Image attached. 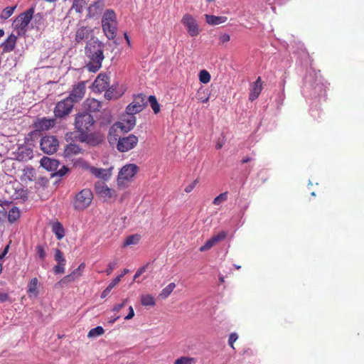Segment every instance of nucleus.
Wrapping results in <instances>:
<instances>
[{
    "mask_svg": "<svg viewBox=\"0 0 364 364\" xmlns=\"http://www.w3.org/2000/svg\"><path fill=\"white\" fill-rule=\"evenodd\" d=\"M103 50L104 43L97 39L91 40L87 43L85 52L89 58V62L86 65L89 71L96 73L101 68L102 60L105 58Z\"/></svg>",
    "mask_w": 364,
    "mask_h": 364,
    "instance_id": "nucleus-1",
    "label": "nucleus"
},
{
    "mask_svg": "<svg viewBox=\"0 0 364 364\" xmlns=\"http://www.w3.org/2000/svg\"><path fill=\"white\" fill-rule=\"evenodd\" d=\"M102 31L109 40L115 38L117 31L116 14L112 9L105 11L102 18Z\"/></svg>",
    "mask_w": 364,
    "mask_h": 364,
    "instance_id": "nucleus-2",
    "label": "nucleus"
},
{
    "mask_svg": "<svg viewBox=\"0 0 364 364\" xmlns=\"http://www.w3.org/2000/svg\"><path fill=\"white\" fill-rule=\"evenodd\" d=\"M34 11V8L31 7L19 14L14 20L13 25L18 35H23L26 32L28 24L33 18Z\"/></svg>",
    "mask_w": 364,
    "mask_h": 364,
    "instance_id": "nucleus-3",
    "label": "nucleus"
},
{
    "mask_svg": "<svg viewBox=\"0 0 364 364\" xmlns=\"http://www.w3.org/2000/svg\"><path fill=\"white\" fill-rule=\"evenodd\" d=\"M93 199L90 189L84 188L76 194L73 200V208L77 210H83L88 208Z\"/></svg>",
    "mask_w": 364,
    "mask_h": 364,
    "instance_id": "nucleus-4",
    "label": "nucleus"
},
{
    "mask_svg": "<svg viewBox=\"0 0 364 364\" xmlns=\"http://www.w3.org/2000/svg\"><path fill=\"white\" fill-rule=\"evenodd\" d=\"M93 117L87 112H82L76 114L75 127L82 134H87L94 125Z\"/></svg>",
    "mask_w": 364,
    "mask_h": 364,
    "instance_id": "nucleus-5",
    "label": "nucleus"
},
{
    "mask_svg": "<svg viewBox=\"0 0 364 364\" xmlns=\"http://www.w3.org/2000/svg\"><path fill=\"white\" fill-rule=\"evenodd\" d=\"M138 171V166L133 164H129L124 166L117 177V184L121 188L127 186V183L136 175Z\"/></svg>",
    "mask_w": 364,
    "mask_h": 364,
    "instance_id": "nucleus-6",
    "label": "nucleus"
},
{
    "mask_svg": "<svg viewBox=\"0 0 364 364\" xmlns=\"http://www.w3.org/2000/svg\"><path fill=\"white\" fill-rule=\"evenodd\" d=\"M74 107V103H73L67 97L59 101L53 110L54 116L55 118H64L66 116L69 115L72 112Z\"/></svg>",
    "mask_w": 364,
    "mask_h": 364,
    "instance_id": "nucleus-7",
    "label": "nucleus"
},
{
    "mask_svg": "<svg viewBox=\"0 0 364 364\" xmlns=\"http://www.w3.org/2000/svg\"><path fill=\"white\" fill-rule=\"evenodd\" d=\"M85 92L86 81H80L73 85L67 98L74 104L77 103L84 98Z\"/></svg>",
    "mask_w": 364,
    "mask_h": 364,
    "instance_id": "nucleus-8",
    "label": "nucleus"
},
{
    "mask_svg": "<svg viewBox=\"0 0 364 364\" xmlns=\"http://www.w3.org/2000/svg\"><path fill=\"white\" fill-rule=\"evenodd\" d=\"M146 96L143 94H139L134 97L133 102L126 108V112L128 115H134L142 111L146 106Z\"/></svg>",
    "mask_w": 364,
    "mask_h": 364,
    "instance_id": "nucleus-9",
    "label": "nucleus"
},
{
    "mask_svg": "<svg viewBox=\"0 0 364 364\" xmlns=\"http://www.w3.org/2000/svg\"><path fill=\"white\" fill-rule=\"evenodd\" d=\"M138 144V138L134 134L120 137L118 139L117 149L120 152H127L134 149Z\"/></svg>",
    "mask_w": 364,
    "mask_h": 364,
    "instance_id": "nucleus-10",
    "label": "nucleus"
},
{
    "mask_svg": "<svg viewBox=\"0 0 364 364\" xmlns=\"http://www.w3.org/2000/svg\"><path fill=\"white\" fill-rule=\"evenodd\" d=\"M41 150L48 154L55 153L58 147V141L54 136H46L41 139Z\"/></svg>",
    "mask_w": 364,
    "mask_h": 364,
    "instance_id": "nucleus-11",
    "label": "nucleus"
},
{
    "mask_svg": "<svg viewBox=\"0 0 364 364\" xmlns=\"http://www.w3.org/2000/svg\"><path fill=\"white\" fill-rule=\"evenodd\" d=\"M95 191L97 195L105 200L111 198H116L117 193L115 190L109 188L104 182L98 181L95 183Z\"/></svg>",
    "mask_w": 364,
    "mask_h": 364,
    "instance_id": "nucleus-12",
    "label": "nucleus"
},
{
    "mask_svg": "<svg viewBox=\"0 0 364 364\" xmlns=\"http://www.w3.org/2000/svg\"><path fill=\"white\" fill-rule=\"evenodd\" d=\"M181 23L191 36L195 37L199 34L200 30L197 21L191 15L185 14L181 19Z\"/></svg>",
    "mask_w": 364,
    "mask_h": 364,
    "instance_id": "nucleus-13",
    "label": "nucleus"
},
{
    "mask_svg": "<svg viewBox=\"0 0 364 364\" xmlns=\"http://www.w3.org/2000/svg\"><path fill=\"white\" fill-rule=\"evenodd\" d=\"M109 85V77L107 75L100 73L98 75L92 84L94 92H102L105 91Z\"/></svg>",
    "mask_w": 364,
    "mask_h": 364,
    "instance_id": "nucleus-14",
    "label": "nucleus"
},
{
    "mask_svg": "<svg viewBox=\"0 0 364 364\" xmlns=\"http://www.w3.org/2000/svg\"><path fill=\"white\" fill-rule=\"evenodd\" d=\"M15 159L20 161H26L33 157V149L28 146H18L14 153Z\"/></svg>",
    "mask_w": 364,
    "mask_h": 364,
    "instance_id": "nucleus-15",
    "label": "nucleus"
},
{
    "mask_svg": "<svg viewBox=\"0 0 364 364\" xmlns=\"http://www.w3.org/2000/svg\"><path fill=\"white\" fill-rule=\"evenodd\" d=\"M55 124V119L43 117L37 119L33 123V127L36 131H46L53 127Z\"/></svg>",
    "mask_w": 364,
    "mask_h": 364,
    "instance_id": "nucleus-16",
    "label": "nucleus"
},
{
    "mask_svg": "<svg viewBox=\"0 0 364 364\" xmlns=\"http://www.w3.org/2000/svg\"><path fill=\"white\" fill-rule=\"evenodd\" d=\"M17 38V36L14 33H11L0 45V48L2 49V53L12 52L16 48Z\"/></svg>",
    "mask_w": 364,
    "mask_h": 364,
    "instance_id": "nucleus-17",
    "label": "nucleus"
},
{
    "mask_svg": "<svg viewBox=\"0 0 364 364\" xmlns=\"http://www.w3.org/2000/svg\"><path fill=\"white\" fill-rule=\"evenodd\" d=\"M112 167L109 168H100L94 166L89 167L90 172L99 178L108 179L112 175Z\"/></svg>",
    "mask_w": 364,
    "mask_h": 364,
    "instance_id": "nucleus-18",
    "label": "nucleus"
},
{
    "mask_svg": "<svg viewBox=\"0 0 364 364\" xmlns=\"http://www.w3.org/2000/svg\"><path fill=\"white\" fill-rule=\"evenodd\" d=\"M136 124V118L134 115H129L127 119L117 122L114 124L124 132H129L134 128Z\"/></svg>",
    "mask_w": 364,
    "mask_h": 364,
    "instance_id": "nucleus-19",
    "label": "nucleus"
},
{
    "mask_svg": "<svg viewBox=\"0 0 364 364\" xmlns=\"http://www.w3.org/2000/svg\"><path fill=\"white\" fill-rule=\"evenodd\" d=\"M262 90V83L260 77H258L255 82H253L251 86L250 92L249 95V100L254 101L260 95Z\"/></svg>",
    "mask_w": 364,
    "mask_h": 364,
    "instance_id": "nucleus-20",
    "label": "nucleus"
},
{
    "mask_svg": "<svg viewBox=\"0 0 364 364\" xmlns=\"http://www.w3.org/2000/svg\"><path fill=\"white\" fill-rule=\"evenodd\" d=\"M92 30L88 26H80L77 28L75 34V41L81 43L90 37Z\"/></svg>",
    "mask_w": 364,
    "mask_h": 364,
    "instance_id": "nucleus-21",
    "label": "nucleus"
},
{
    "mask_svg": "<svg viewBox=\"0 0 364 364\" xmlns=\"http://www.w3.org/2000/svg\"><path fill=\"white\" fill-rule=\"evenodd\" d=\"M84 107L91 112H99L102 108V102L95 98H87L84 102Z\"/></svg>",
    "mask_w": 364,
    "mask_h": 364,
    "instance_id": "nucleus-22",
    "label": "nucleus"
},
{
    "mask_svg": "<svg viewBox=\"0 0 364 364\" xmlns=\"http://www.w3.org/2000/svg\"><path fill=\"white\" fill-rule=\"evenodd\" d=\"M105 6L104 0H97L95 1L92 4H91L88 8V15L90 17H94L95 16L100 14L103 10Z\"/></svg>",
    "mask_w": 364,
    "mask_h": 364,
    "instance_id": "nucleus-23",
    "label": "nucleus"
},
{
    "mask_svg": "<svg viewBox=\"0 0 364 364\" xmlns=\"http://www.w3.org/2000/svg\"><path fill=\"white\" fill-rule=\"evenodd\" d=\"M41 165L48 171L55 170L58 166V161L55 159H52L46 156H43L41 159Z\"/></svg>",
    "mask_w": 364,
    "mask_h": 364,
    "instance_id": "nucleus-24",
    "label": "nucleus"
},
{
    "mask_svg": "<svg viewBox=\"0 0 364 364\" xmlns=\"http://www.w3.org/2000/svg\"><path fill=\"white\" fill-rule=\"evenodd\" d=\"M36 179V171L32 167L26 166L23 170V174L21 177V181L24 183L31 182Z\"/></svg>",
    "mask_w": 364,
    "mask_h": 364,
    "instance_id": "nucleus-25",
    "label": "nucleus"
},
{
    "mask_svg": "<svg viewBox=\"0 0 364 364\" xmlns=\"http://www.w3.org/2000/svg\"><path fill=\"white\" fill-rule=\"evenodd\" d=\"M206 22L212 26L218 25L223 23L227 21L228 18L226 16H217L213 15H205Z\"/></svg>",
    "mask_w": 364,
    "mask_h": 364,
    "instance_id": "nucleus-26",
    "label": "nucleus"
},
{
    "mask_svg": "<svg viewBox=\"0 0 364 364\" xmlns=\"http://www.w3.org/2000/svg\"><path fill=\"white\" fill-rule=\"evenodd\" d=\"M81 151L80 146L75 144H70L67 145L64 149V156L65 157H71L78 154Z\"/></svg>",
    "mask_w": 364,
    "mask_h": 364,
    "instance_id": "nucleus-27",
    "label": "nucleus"
},
{
    "mask_svg": "<svg viewBox=\"0 0 364 364\" xmlns=\"http://www.w3.org/2000/svg\"><path fill=\"white\" fill-rule=\"evenodd\" d=\"M86 140L92 146H96L102 142L104 136L101 134H90L86 135Z\"/></svg>",
    "mask_w": 364,
    "mask_h": 364,
    "instance_id": "nucleus-28",
    "label": "nucleus"
},
{
    "mask_svg": "<svg viewBox=\"0 0 364 364\" xmlns=\"http://www.w3.org/2000/svg\"><path fill=\"white\" fill-rule=\"evenodd\" d=\"M52 230L58 240H61L65 236L64 228L59 222H55L53 224Z\"/></svg>",
    "mask_w": 364,
    "mask_h": 364,
    "instance_id": "nucleus-29",
    "label": "nucleus"
},
{
    "mask_svg": "<svg viewBox=\"0 0 364 364\" xmlns=\"http://www.w3.org/2000/svg\"><path fill=\"white\" fill-rule=\"evenodd\" d=\"M141 303L143 306H154L156 304L155 299L151 294H144L141 296Z\"/></svg>",
    "mask_w": 364,
    "mask_h": 364,
    "instance_id": "nucleus-30",
    "label": "nucleus"
},
{
    "mask_svg": "<svg viewBox=\"0 0 364 364\" xmlns=\"http://www.w3.org/2000/svg\"><path fill=\"white\" fill-rule=\"evenodd\" d=\"M141 239V237L138 234L132 235L128 236L123 244V247H127L132 245H136Z\"/></svg>",
    "mask_w": 364,
    "mask_h": 364,
    "instance_id": "nucleus-31",
    "label": "nucleus"
},
{
    "mask_svg": "<svg viewBox=\"0 0 364 364\" xmlns=\"http://www.w3.org/2000/svg\"><path fill=\"white\" fill-rule=\"evenodd\" d=\"M38 283V281L36 277L33 278L30 281V282L28 285V290H27V292L28 294H34L36 296L38 294V290H37Z\"/></svg>",
    "mask_w": 364,
    "mask_h": 364,
    "instance_id": "nucleus-32",
    "label": "nucleus"
},
{
    "mask_svg": "<svg viewBox=\"0 0 364 364\" xmlns=\"http://www.w3.org/2000/svg\"><path fill=\"white\" fill-rule=\"evenodd\" d=\"M175 287V283H170L167 287L162 289L159 296L163 299H166L172 293Z\"/></svg>",
    "mask_w": 364,
    "mask_h": 364,
    "instance_id": "nucleus-33",
    "label": "nucleus"
},
{
    "mask_svg": "<svg viewBox=\"0 0 364 364\" xmlns=\"http://www.w3.org/2000/svg\"><path fill=\"white\" fill-rule=\"evenodd\" d=\"M119 282V277L114 278L109 284L106 287V289L102 291L101 294V297L102 299L107 297L108 294L110 293L112 289Z\"/></svg>",
    "mask_w": 364,
    "mask_h": 364,
    "instance_id": "nucleus-34",
    "label": "nucleus"
},
{
    "mask_svg": "<svg viewBox=\"0 0 364 364\" xmlns=\"http://www.w3.org/2000/svg\"><path fill=\"white\" fill-rule=\"evenodd\" d=\"M88 0H73L72 8L77 13H81L83 8L87 5Z\"/></svg>",
    "mask_w": 364,
    "mask_h": 364,
    "instance_id": "nucleus-35",
    "label": "nucleus"
},
{
    "mask_svg": "<svg viewBox=\"0 0 364 364\" xmlns=\"http://www.w3.org/2000/svg\"><path fill=\"white\" fill-rule=\"evenodd\" d=\"M20 217V212L16 207L12 208L8 214V219L9 222L14 223Z\"/></svg>",
    "mask_w": 364,
    "mask_h": 364,
    "instance_id": "nucleus-36",
    "label": "nucleus"
},
{
    "mask_svg": "<svg viewBox=\"0 0 364 364\" xmlns=\"http://www.w3.org/2000/svg\"><path fill=\"white\" fill-rule=\"evenodd\" d=\"M105 333V330L102 326H97L90 330L87 333L88 338H95L102 336Z\"/></svg>",
    "mask_w": 364,
    "mask_h": 364,
    "instance_id": "nucleus-37",
    "label": "nucleus"
},
{
    "mask_svg": "<svg viewBox=\"0 0 364 364\" xmlns=\"http://www.w3.org/2000/svg\"><path fill=\"white\" fill-rule=\"evenodd\" d=\"M77 279V277H75V275H73L72 273H70V274H68V275L65 276L64 277H63L58 282V284L60 286L68 285V284H70L71 282H74Z\"/></svg>",
    "mask_w": 364,
    "mask_h": 364,
    "instance_id": "nucleus-38",
    "label": "nucleus"
},
{
    "mask_svg": "<svg viewBox=\"0 0 364 364\" xmlns=\"http://www.w3.org/2000/svg\"><path fill=\"white\" fill-rule=\"evenodd\" d=\"M149 102L150 105L155 114H157L160 112V105L157 102L156 97L154 95H150L149 97Z\"/></svg>",
    "mask_w": 364,
    "mask_h": 364,
    "instance_id": "nucleus-39",
    "label": "nucleus"
},
{
    "mask_svg": "<svg viewBox=\"0 0 364 364\" xmlns=\"http://www.w3.org/2000/svg\"><path fill=\"white\" fill-rule=\"evenodd\" d=\"M196 358L191 357L182 356L174 361V364H195Z\"/></svg>",
    "mask_w": 364,
    "mask_h": 364,
    "instance_id": "nucleus-40",
    "label": "nucleus"
},
{
    "mask_svg": "<svg viewBox=\"0 0 364 364\" xmlns=\"http://www.w3.org/2000/svg\"><path fill=\"white\" fill-rule=\"evenodd\" d=\"M198 77H199L200 82L203 84L208 83L210 81V78H211L210 73L205 70H203L200 71Z\"/></svg>",
    "mask_w": 364,
    "mask_h": 364,
    "instance_id": "nucleus-41",
    "label": "nucleus"
},
{
    "mask_svg": "<svg viewBox=\"0 0 364 364\" xmlns=\"http://www.w3.org/2000/svg\"><path fill=\"white\" fill-rule=\"evenodd\" d=\"M16 6H7L3 9L1 13V18L2 19L9 18L14 13Z\"/></svg>",
    "mask_w": 364,
    "mask_h": 364,
    "instance_id": "nucleus-42",
    "label": "nucleus"
},
{
    "mask_svg": "<svg viewBox=\"0 0 364 364\" xmlns=\"http://www.w3.org/2000/svg\"><path fill=\"white\" fill-rule=\"evenodd\" d=\"M105 91V97L108 100L118 97L115 89L113 88V87H107Z\"/></svg>",
    "mask_w": 364,
    "mask_h": 364,
    "instance_id": "nucleus-43",
    "label": "nucleus"
},
{
    "mask_svg": "<svg viewBox=\"0 0 364 364\" xmlns=\"http://www.w3.org/2000/svg\"><path fill=\"white\" fill-rule=\"evenodd\" d=\"M228 200V192H224L219 194L217 197L214 198L213 200V203L215 205H219L221 203L226 201Z\"/></svg>",
    "mask_w": 364,
    "mask_h": 364,
    "instance_id": "nucleus-44",
    "label": "nucleus"
},
{
    "mask_svg": "<svg viewBox=\"0 0 364 364\" xmlns=\"http://www.w3.org/2000/svg\"><path fill=\"white\" fill-rule=\"evenodd\" d=\"M216 243L214 240L211 237L206 241V242L200 247V252H205L210 250L212 247H213Z\"/></svg>",
    "mask_w": 364,
    "mask_h": 364,
    "instance_id": "nucleus-45",
    "label": "nucleus"
},
{
    "mask_svg": "<svg viewBox=\"0 0 364 364\" xmlns=\"http://www.w3.org/2000/svg\"><path fill=\"white\" fill-rule=\"evenodd\" d=\"M65 262H58V264L53 267L55 274H63L65 272Z\"/></svg>",
    "mask_w": 364,
    "mask_h": 364,
    "instance_id": "nucleus-46",
    "label": "nucleus"
},
{
    "mask_svg": "<svg viewBox=\"0 0 364 364\" xmlns=\"http://www.w3.org/2000/svg\"><path fill=\"white\" fill-rule=\"evenodd\" d=\"M55 260L57 262H66L63 252L59 249L55 250Z\"/></svg>",
    "mask_w": 364,
    "mask_h": 364,
    "instance_id": "nucleus-47",
    "label": "nucleus"
},
{
    "mask_svg": "<svg viewBox=\"0 0 364 364\" xmlns=\"http://www.w3.org/2000/svg\"><path fill=\"white\" fill-rule=\"evenodd\" d=\"M227 236V234L225 232H220L216 235H214L212 237V238L214 240L215 242L217 244L218 242L222 241L224 240Z\"/></svg>",
    "mask_w": 364,
    "mask_h": 364,
    "instance_id": "nucleus-48",
    "label": "nucleus"
},
{
    "mask_svg": "<svg viewBox=\"0 0 364 364\" xmlns=\"http://www.w3.org/2000/svg\"><path fill=\"white\" fill-rule=\"evenodd\" d=\"M237 338H238V336L236 333H230V335L229 336L228 344L233 349L235 348L234 343L237 340Z\"/></svg>",
    "mask_w": 364,
    "mask_h": 364,
    "instance_id": "nucleus-49",
    "label": "nucleus"
},
{
    "mask_svg": "<svg viewBox=\"0 0 364 364\" xmlns=\"http://www.w3.org/2000/svg\"><path fill=\"white\" fill-rule=\"evenodd\" d=\"M149 266V264H146V265H144L138 269L136 272L135 273L134 276V280L136 279L138 277H139L146 270L147 267Z\"/></svg>",
    "mask_w": 364,
    "mask_h": 364,
    "instance_id": "nucleus-50",
    "label": "nucleus"
},
{
    "mask_svg": "<svg viewBox=\"0 0 364 364\" xmlns=\"http://www.w3.org/2000/svg\"><path fill=\"white\" fill-rule=\"evenodd\" d=\"M198 179L194 180L193 181H192L190 184H188L185 188L184 191L186 193H191L194 189V188L198 184Z\"/></svg>",
    "mask_w": 364,
    "mask_h": 364,
    "instance_id": "nucleus-51",
    "label": "nucleus"
},
{
    "mask_svg": "<svg viewBox=\"0 0 364 364\" xmlns=\"http://www.w3.org/2000/svg\"><path fill=\"white\" fill-rule=\"evenodd\" d=\"M36 252L41 259H43L46 257V254L43 246L38 245L36 247Z\"/></svg>",
    "mask_w": 364,
    "mask_h": 364,
    "instance_id": "nucleus-52",
    "label": "nucleus"
},
{
    "mask_svg": "<svg viewBox=\"0 0 364 364\" xmlns=\"http://www.w3.org/2000/svg\"><path fill=\"white\" fill-rule=\"evenodd\" d=\"M69 169L65 166H63L59 170H58L54 175L58 176H65L68 172Z\"/></svg>",
    "mask_w": 364,
    "mask_h": 364,
    "instance_id": "nucleus-53",
    "label": "nucleus"
},
{
    "mask_svg": "<svg viewBox=\"0 0 364 364\" xmlns=\"http://www.w3.org/2000/svg\"><path fill=\"white\" fill-rule=\"evenodd\" d=\"M230 36L228 33L221 34L219 36V41H220V43H223V44L225 43L230 41Z\"/></svg>",
    "mask_w": 364,
    "mask_h": 364,
    "instance_id": "nucleus-54",
    "label": "nucleus"
},
{
    "mask_svg": "<svg viewBox=\"0 0 364 364\" xmlns=\"http://www.w3.org/2000/svg\"><path fill=\"white\" fill-rule=\"evenodd\" d=\"M116 265V262H110L108 264L107 269L105 271L107 275H109L113 272Z\"/></svg>",
    "mask_w": 364,
    "mask_h": 364,
    "instance_id": "nucleus-55",
    "label": "nucleus"
},
{
    "mask_svg": "<svg viewBox=\"0 0 364 364\" xmlns=\"http://www.w3.org/2000/svg\"><path fill=\"white\" fill-rule=\"evenodd\" d=\"M126 302H127V299H124L122 301V303L115 305L113 307L112 311H115V312H119L125 306Z\"/></svg>",
    "mask_w": 364,
    "mask_h": 364,
    "instance_id": "nucleus-56",
    "label": "nucleus"
},
{
    "mask_svg": "<svg viewBox=\"0 0 364 364\" xmlns=\"http://www.w3.org/2000/svg\"><path fill=\"white\" fill-rule=\"evenodd\" d=\"M9 298V296L7 293L0 292V302H5Z\"/></svg>",
    "mask_w": 364,
    "mask_h": 364,
    "instance_id": "nucleus-57",
    "label": "nucleus"
},
{
    "mask_svg": "<svg viewBox=\"0 0 364 364\" xmlns=\"http://www.w3.org/2000/svg\"><path fill=\"white\" fill-rule=\"evenodd\" d=\"M129 314L125 316L126 320H129V319L132 318L134 316V309L132 308V306H129Z\"/></svg>",
    "mask_w": 364,
    "mask_h": 364,
    "instance_id": "nucleus-58",
    "label": "nucleus"
},
{
    "mask_svg": "<svg viewBox=\"0 0 364 364\" xmlns=\"http://www.w3.org/2000/svg\"><path fill=\"white\" fill-rule=\"evenodd\" d=\"M71 273L75 275L77 279L82 276V273L78 271L77 269H74Z\"/></svg>",
    "mask_w": 364,
    "mask_h": 364,
    "instance_id": "nucleus-59",
    "label": "nucleus"
},
{
    "mask_svg": "<svg viewBox=\"0 0 364 364\" xmlns=\"http://www.w3.org/2000/svg\"><path fill=\"white\" fill-rule=\"evenodd\" d=\"M9 245L5 247L3 252L0 255V259H3L5 257V255L7 254V252L9 251Z\"/></svg>",
    "mask_w": 364,
    "mask_h": 364,
    "instance_id": "nucleus-60",
    "label": "nucleus"
},
{
    "mask_svg": "<svg viewBox=\"0 0 364 364\" xmlns=\"http://www.w3.org/2000/svg\"><path fill=\"white\" fill-rule=\"evenodd\" d=\"M85 268V263H81L78 267L77 268L78 271H80L81 273H82V272L84 271Z\"/></svg>",
    "mask_w": 364,
    "mask_h": 364,
    "instance_id": "nucleus-61",
    "label": "nucleus"
},
{
    "mask_svg": "<svg viewBox=\"0 0 364 364\" xmlns=\"http://www.w3.org/2000/svg\"><path fill=\"white\" fill-rule=\"evenodd\" d=\"M129 272V269H124L122 273L117 276V277H119V281L121 280V279L125 275L127 274V273Z\"/></svg>",
    "mask_w": 364,
    "mask_h": 364,
    "instance_id": "nucleus-62",
    "label": "nucleus"
},
{
    "mask_svg": "<svg viewBox=\"0 0 364 364\" xmlns=\"http://www.w3.org/2000/svg\"><path fill=\"white\" fill-rule=\"evenodd\" d=\"M251 160H252L251 157L247 156V157L243 158L242 159L241 162H242V164H246V163L250 161Z\"/></svg>",
    "mask_w": 364,
    "mask_h": 364,
    "instance_id": "nucleus-63",
    "label": "nucleus"
},
{
    "mask_svg": "<svg viewBox=\"0 0 364 364\" xmlns=\"http://www.w3.org/2000/svg\"><path fill=\"white\" fill-rule=\"evenodd\" d=\"M124 38H125V40H126V41H127V44H128L129 46H130V40H129V36L127 35V33H124Z\"/></svg>",
    "mask_w": 364,
    "mask_h": 364,
    "instance_id": "nucleus-64",
    "label": "nucleus"
}]
</instances>
